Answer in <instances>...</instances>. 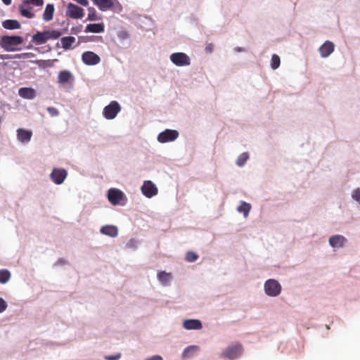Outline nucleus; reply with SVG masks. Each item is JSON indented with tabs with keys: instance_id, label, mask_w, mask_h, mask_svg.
Returning a JSON list of instances; mask_svg holds the SVG:
<instances>
[{
	"instance_id": "nucleus-1",
	"label": "nucleus",
	"mask_w": 360,
	"mask_h": 360,
	"mask_svg": "<svg viewBox=\"0 0 360 360\" xmlns=\"http://www.w3.org/2000/svg\"><path fill=\"white\" fill-rule=\"evenodd\" d=\"M23 42V38L20 36H2L0 39V46L6 51H16L20 49L16 46Z\"/></svg>"
},
{
	"instance_id": "nucleus-2",
	"label": "nucleus",
	"mask_w": 360,
	"mask_h": 360,
	"mask_svg": "<svg viewBox=\"0 0 360 360\" xmlns=\"http://www.w3.org/2000/svg\"><path fill=\"white\" fill-rule=\"evenodd\" d=\"M121 110V105L116 101H111L104 107L102 114L106 120H113Z\"/></svg>"
},
{
	"instance_id": "nucleus-3",
	"label": "nucleus",
	"mask_w": 360,
	"mask_h": 360,
	"mask_svg": "<svg viewBox=\"0 0 360 360\" xmlns=\"http://www.w3.org/2000/svg\"><path fill=\"white\" fill-rule=\"evenodd\" d=\"M169 59L174 65L178 67H184L191 65L190 57L183 52L172 53L169 56Z\"/></svg>"
},
{
	"instance_id": "nucleus-4",
	"label": "nucleus",
	"mask_w": 360,
	"mask_h": 360,
	"mask_svg": "<svg viewBox=\"0 0 360 360\" xmlns=\"http://www.w3.org/2000/svg\"><path fill=\"white\" fill-rule=\"evenodd\" d=\"M265 293L271 297H276L281 292V284L275 279H269L264 283Z\"/></svg>"
},
{
	"instance_id": "nucleus-5",
	"label": "nucleus",
	"mask_w": 360,
	"mask_h": 360,
	"mask_svg": "<svg viewBox=\"0 0 360 360\" xmlns=\"http://www.w3.org/2000/svg\"><path fill=\"white\" fill-rule=\"evenodd\" d=\"M243 352L241 344L235 343L228 347L222 353L221 356L229 359H234L240 356Z\"/></svg>"
},
{
	"instance_id": "nucleus-6",
	"label": "nucleus",
	"mask_w": 360,
	"mask_h": 360,
	"mask_svg": "<svg viewBox=\"0 0 360 360\" xmlns=\"http://www.w3.org/2000/svg\"><path fill=\"white\" fill-rule=\"evenodd\" d=\"M179 135L178 131L167 129L158 134L157 140L161 143L171 142L175 141L179 137Z\"/></svg>"
},
{
	"instance_id": "nucleus-7",
	"label": "nucleus",
	"mask_w": 360,
	"mask_h": 360,
	"mask_svg": "<svg viewBox=\"0 0 360 360\" xmlns=\"http://www.w3.org/2000/svg\"><path fill=\"white\" fill-rule=\"evenodd\" d=\"M68 176V172L63 168H53L49 176L56 185L62 184Z\"/></svg>"
},
{
	"instance_id": "nucleus-8",
	"label": "nucleus",
	"mask_w": 360,
	"mask_h": 360,
	"mask_svg": "<svg viewBox=\"0 0 360 360\" xmlns=\"http://www.w3.org/2000/svg\"><path fill=\"white\" fill-rule=\"evenodd\" d=\"M124 198L122 191L117 188H110L108 191V199L113 205H123L122 200Z\"/></svg>"
},
{
	"instance_id": "nucleus-9",
	"label": "nucleus",
	"mask_w": 360,
	"mask_h": 360,
	"mask_svg": "<svg viewBox=\"0 0 360 360\" xmlns=\"http://www.w3.org/2000/svg\"><path fill=\"white\" fill-rule=\"evenodd\" d=\"M142 194L148 198L158 194V188L155 184L151 181H145L141 187Z\"/></svg>"
},
{
	"instance_id": "nucleus-10",
	"label": "nucleus",
	"mask_w": 360,
	"mask_h": 360,
	"mask_svg": "<svg viewBox=\"0 0 360 360\" xmlns=\"http://www.w3.org/2000/svg\"><path fill=\"white\" fill-rule=\"evenodd\" d=\"M66 15L72 19L82 18L84 16V10L72 3H69L67 6Z\"/></svg>"
},
{
	"instance_id": "nucleus-11",
	"label": "nucleus",
	"mask_w": 360,
	"mask_h": 360,
	"mask_svg": "<svg viewBox=\"0 0 360 360\" xmlns=\"http://www.w3.org/2000/svg\"><path fill=\"white\" fill-rule=\"evenodd\" d=\"M83 63L87 65H95L100 63V57L92 51H85L82 55Z\"/></svg>"
},
{
	"instance_id": "nucleus-12",
	"label": "nucleus",
	"mask_w": 360,
	"mask_h": 360,
	"mask_svg": "<svg viewBox=\"0 0 360 360\" xmlns=\"http://www.w3.org/2000/svg\"><path fill=\"white\" fill-rule=\"evenodd\" d=\"M329 245L332 248H342L347 245V239L342 235H334L329 238Z\"/></svg>"
},
{
	"instance_id": "nucleus-13",
	"label": "nucleus",
	"mask_w": 360,
	"mask_h": 360,
	"mask_svg": "<svg viewBox=\"0 0 360 360\" xmlns=\"http://www.w3.org/2000/svg\"><path fill=\"white\" fill-rule=\"evenodd\" d=\"M335 49V44L330 41H326L319 49L322 58L328 57Z\"/></svg>"
},
{
	"instance_id": "nucleus-14",
	"label": "nucleus",
	"mask_w": 360,
	"mask_h": 360,
	"mask_svg": "<svg viewBox=\"0 0 360 360\" xmlns=\"http://www.w3.org/2000/svg\"><path fill=\"white\" fill-rule=\"evenodd\" d=\"M32 136V131L25 129H17V139L22 143H27L30 141Z\"/></svg>"
},
{
	"instance_id": "nucleus-15",
	"label": "nucleus",
	"mask_w": 360,
	"mask_h": 360,
	"mask_svg": "<svg viewBox=\"0 0 360 360\" xmlns=\"http://www.w3.org/2000/svg\"><path fill=\"white\" fill-rule=\"evenodd\" d=\"M100 233L103 235L115 238L118 235V229L114 225H105L100 229Z\"/></svg>"
},
{
	"instance_id": "nucleus-16",
	"label": "nucleus",
	"mask_w": 360,
	"mask_h": 360,
	"mask_svg": "<svg viewBox=\"0 0 360 360\" xmlns=\"http://www.w3.org/2000/svg\"><path fill=\"white\" fill-rule=\"evenodd\" d=\"M183 326L186 330H199L202 326L200 321L198 319H188L184 321Z\"/></svg>"
},
{
	"instance_id": "nucleus-17",
	"label": "nucleus",
	"mask_w": 360,
	"mask_h": 360,
	"mask_svg": "<svg viewBox=\"0 0 360 360\" xmlns=\"http://www.w3.org/2000/svg\"><path fill=\"white\" fill-rule=\"evenodd\" d=\"M251 209L252 205L250 203L241 200L236 210L238 212L243 214L244 218L246 219L248 217Z\"/></svg>"
},
{
	"instance_id": "nucleus-18",
	"label": "nucleus",
	"mask_w": 360,
	"mask_h": 360,
	"mask_svg": "<svg viewBox=\"0 0 360 360\" xmlns=\"http://www.w3.org/2000/svg\"><path fill=\"white\" fill-rule=\"evenodd\" d=\"M48 41L46 31L37 32L32 37V41L37 45L45 44Z\"/></svg>"
},
{
	"instance_id": "nucleus-19",
	"label": "nucleus",
	"mask_w": 360,
	"mask_h": 360,
	"mask_svg": "<svg viewBox=\"0 0 360 360\" xmlns=\"http://www.w3.org/2000/svg\"><path fill=\"white\" fill-rule=\"evenodd\" d=\"M95 5L102 11L110 9L113 7V0H93Z\"/></svg>"
},
{
	"instance_id": "nucleus-20",
	"label": "nucleus",
	"mask_w": 360,
	"mask_h": 360,
	"mask_svg": "<svg viewBox=\"0 0 360 360\" xmlns=\"http://www.w3.org/2000/svg\"><path fill=\"white\" fill-rule=\"evenodd\" d=\"M18 94L21 98L26 99H33L36 96L35 91L32 88L27 87L20 88Z\"/></svg>"
},
{
	"instance_id": "nucleus-21",
	"label": "nucleus",
	"mask_w": 360,
	"mask_h": 360,
	"mask_svg": "<svg viewBox=\"0 0 360 360\" xmlns=\"http://www.w3.org/2000/svg\"><path fill=\"white\" fill-rule=\"evenodd\" d=\"M104 32V25L103 23L89 24L86 26L84 32L101 33Z\"/></svg>"
},
{
	"instance_id": "nucleus-22",
	"label": "nucleus",
	"mask_w": 360,
	"mask_h": 360,
	"mask_svg": "<svg viewBox=\"0 0 360 360\" xmlns=\"http://www.w3.org/2000/svg\"><path fill=\"white\" fill-rule=\"evenodd\" d=\"M2 27L6 30H18L21 27L20 23L17 20H6L2 22Z\"/></svg>"
},
{
	"instance_id": "nucleus-23",
	"label": "nucleus",
	"mask_w": 360,
	"mask_h": 360,
	"mask_svg": "<svg viewBox=\"0 0 360 360\" xmlns=\"http://www.w3.org/2000/svg\"><path fill=\"white\" fill-rule=\"evenodd\" d=\"M20 14L27 18H33L34 15L32 13V8L29 6V4H25L23 2L19 6Z\"/></svg>"
},
{
	"instance_id": "nucleus-24",
	"label": "nucleus",
	"mask_w": 360,
	"mask_h": 360,
	"mask_svg": "<svg viewBox=\"0 0 360 360\" xmlns=\"http://www.w3.org/2000/svg\"><path fill=\"white\" fill-rule=\"evenodd\" d=\"M54 6L53 4H49L46 6L44 14H43V20L45 22L50 21L53 19V13H54Z\"/></svg>"
},
{
	"instance_id": "nucleus-25",
	"label": "nucleus",
	"mask_w": 360,
	"mask_h": 360,
	"mask_svg": "<svg viewBox=\"0 0 360 360\" xmlns=\"http://www.w3.org/2000/svg\"><path fill=\"white\" fill-rule=\"evenodd\" d=\"M172 278L171 273H167L164 271L158 273V279L164 285H167Z\"/></svg>"
},
{
	"instance_id": "nucleus-26",
	"label": "nucleus",
	"mask_w": 360,
	"mask_h": 360,
	"mask_svg": "<svg viewBox=\"0 0 360 360\" xmlns=\"http://www.w3.org/2000/svg\"><path fill=\"white\" fill-rule=\"evenodd\" d=\"M72 75L68 70H62L59 72L58 76V82L60 84H65L70 81V79H72Z\"/></svg>"
},
{
	"instance_id": "nucleus-27",
	"label": "nucleus",
	"mask_w": 360,
	"mask_h": 360,
	"mask_svg": "<svg viewBox=\"0 0 360 360\" xmlns=\"http://www.w3.org/2000/svg\"><path fill=\"white\" fill-rule=\"evenodd\" d=\"M62 47L65 50H68L72 48V44L75 42V38L72 36L64 37L60 39Z\"/></svg>"
},
{
	"instance_id": "nucleus-28",
	"label": "nucleus",
	"mask_w": 360,
	"mask_h": 360,
	"mask_svg": "<svg viewBox=\"0 0 360 360\" xmlns=\"http://www.w3.org/2000/svg\"><path fill=\"white\" fill-rule=\"evenodd\" d=\"M249 153L248 152H244L241 153L237 158L236 161V164L240 167H243L246 164L248 160L249 159Z\"/></svg>"
},
{
	"instance_id": "nucleus-29",
	"label": "nucleus",
	"mask_w": 360,
	"mask_h": 360,
	"mask_svg": "<svg viewBox=\"0 0 360 360\" xmlns=\"http://www.w3.org/2000/svg\"><path fill=\"white\" fill-rule=\"evenodd\" d=\"M198 346H195V345L188 346L184 349V351L182 354V356H183V358H188L191 356V353H195V352H198Z\"/></svg>"
},
{
	"instance_id": "nucleus-30",
	"label": "nucleus",
	"mask_w": 360,
	"mask_h": 360,
	"mask_svg": "<svg viewBox=\"0 0 360 360\" xmlns=\"http://www.w3.org/2000/svg\"><path fill=\"white\" fill-rule=\"evenodd\" d=\"M11 277V274L8 270L2 269L0 270V283H6L8 281Z\"/></svg>"
},
{
	"instance_id": "nucleus-31",
	"label": "nucleus",
	"mask_w": 360,
	"mask_h": 360,
	"mask_svg": "<svg viewBox=\"0 0 360 360\" xmlns=\"http://www.w3.org/2000/svg\"><path fill=\"white\" fill-rule=\"evenodd\" d=\"M280 63H281L280 57L276 54H274L271 57V68L273 70H276L280 66Z\"/></svg>"
},
{
	"instance_id": "nucleus-32",
	"label": "nucleus",
	"mask_w": 360,
	"mask_h": 360,
	"mask_svg": "<svg viewBox=\"0 0 360 360\" xmlns=\"http://www.w3.org/2000/svg\"><path fill=\"white\" fill-rule=\"evenodd\" d=\"M352 199L356 202L358 205H360V188H356L352 191Z\"/></svg>"
},
{
	"instance_id": "nucleus-33",
	"label": "nucleus",
	"mask_w": 360,
	"mask_h": 360,
	"mask_svg": "<svg viewBox=\"0 0 360 360\" xmlns=\"http://www.w3.org/2000/svg\"><path fill=\"white\" fill-rule=\"evenodd\" d=\"M46 34H47L48 40L51 39H58L62 34V33L58 30H47Z\"/></svg>"
},
{
	"instance_id": "nucleus-34",
	"label": "nucleus",
	"mask_w": 360,
	"mask_h": 360,
	"mask_svg": "<svg viewBox=\"0 0 360 360\" xmlns=\"http://www.w3.org/2000/svg\"><path fill=\"white\" fill-rule=\"evenodd\" d=\"M89 15L87 17L88 20H97V15H96V11L94 8H89Z\"/></svg>"
},
{
	"instance_id": "nucleus-35",
	"label": "nucleus",
	"mask_w": 360,
	"mask_h": 360,
	"mask_svg": "<svg viewBox=\"0 0 360 360\" xmlns=\"http://www.w3.org/2000/svg\"><path fill=\"white\" fill-rule=\"evenodd\" d=\"M25 4H33L36 6H41L44 4V0H23Z\"/></svg>"
},
{
	"instance_id": "nucleus-36",
	"label": "nucleus",
	"mask_w": 360,
	"mask_h": 360,
	"mask_svg": "<svg viewBox=\"0 0 360 360\" xmlns=\"http://www.w3.org/2000/svg\"><path fill=\"white\" fill-rule=\"evenodd\" d=\"M188 262H193L198 259V255L193 252H188L186 256Z\"/></svg>"
},
{
	"instance_id": "nucleus-37",
	"label": "nucleus",
	"mask_w": 360,
	"mask_h": 360,
	"mask_svg": "<svg viewBox=\"0 0 360 360\" xmlns=\"http://www.w3.org/2000/svg\"><path fill=\"white\" fill-rule=\"evenodd\" d=\"M117 37L120 41H123L129 38V34L125 30H120L117 32Z\"/></svg>"
},
{
	"instance_id": "nucleus-38",
	"label": "nucleus",
	"mask_w": 360,
	"mask_h": 360,
	"mask_svg": "<svg viewBox=\"0 0 360 360\" xmlns=\"http://www.w3.org/2000/svg\"><path fill=\"white\" fill-rule=\"evenodd\" d=\"M139 245V241L136 239H130L126 244V248H136Z\"/></svg>"
},
{
	"instance_id": "nucleus-39",
	"label": "nucleus",
	"mask_w": 360,
	"mask_h": 360,
	"mask_svg": "<svg viewBox=\"0 0 360 360\" xmlns=\"http://www.w3.org/2000/svg\"><path fill=\"white\" fill-rule=\"evenodd\" d=\"M47 111L52 117H56L59 115L58 110L54 107H48Z\"/></svg>"
},
{
	"instance_id": "nucleus-40",
	"label": "nucleus",
	"mask_w": 360,
	"mask_h": 360,
	"mask_svg": "<svg viewBox=\"0 0 360 360\" xmlns=\"http://www.w3.org/2000/svg\"><path fill=\"white\" fill-rule=\"evenodd\" d=\"M6 307H7V304L5 302V300L2 298H0V313L5 311Z\"/></svg>"
},
{
	"instance_id": "nucleus-41",
	"label": "nucleus",
	"mask_w": 360,
	"mask_h": 360,
	"mask_svg": "<svg viewBox=\"0 0 360 360\" xmlns=\"http://www.w3.org/2000/svg\"><path fill=\"white\" fill-rule=\"evenodd\" d=\"M120 354H116V355H110L105 356V359L107 360H117L120 358Z\"/></svg>"
},
{
	"instance_id": "nucleus-42",
	"label": "nucleus",
	"mask_w": 360,
	"mask_h": 360,
	"mask_svg": "<svg viewBox=\"0 0 360 360\" xmlns=\"http://www.w3.org/2000/svg\"><path fill=\"white\" fill-rule=\"evenodd\" d=\"M30 55H31L30 53H21V54H17L15 56V58H18V59H20V58H26L27 56H29Z\"/></svg>"
},
{
	"instance_id": "nucleus-43",
	"label": "nucleus",
	"mask_w": 360,
	"mask_h": 360,
	"mask_svg": "<svg viewBox=\"0 0 360 360\" xmlns=\"http://www.w3.org/2000/svg\"><path fill=\"white\" fill-rule=\"evenodd\" d=\"M77 2L82 6H86L89 4L88 0H76Z\"/></svg>"
},
{
	"instance_id": "nucleus-44",
	"label": "nucleus",
	"mask_w": 360,
	"mask_h": 360,
	"mask_svg": "<svg viewBox=\"0 0 360 360\" xmlns=\"http://www.w3.org/2000/svg\"><path fill=\"white\" fill-rule=\"evenodd\" d=\"M146 360H162V358L159 355H155L152 356L151 358H149Z\"/></svg>"
},
{
	"instance_id": "nucleus-45",
	"label": "nucleus",
	"mask_w": 360,
	"mask_h": 360,
	"mask_svg": "<svg viewBox=\"0 0 360 360\" xmlns=\"http://www.w3.org/2000/svg\"><path fill=\"white\" fill-rule=\"evenodd\" d=\"M205 49L207 52H210V53L212 52L213 45L212 44H208Z\"/></svg>"
},
{
	"instance_id": "nucleus-46",
	"label": "nucleus",
	"mask_w": 360,
	"mask_h": 360,
	"mask_svg": "<svg viewBox=\"0 0 360 360\" xmlns=\"http://www.w3.org/2000/svg\"><path fill=\"white\" fill-rule=\"evenodd\" d=\"M0 58L2 60L10 59L11 57L9 55H0Z\"/></svg>"
},
{
	"instance_id": "nucleus-47",
	"label": "nucleus",
	"mask_w": 360,
	"mask_h": 360,
	"mask_svg": "<svg viewBox=\"0 0 360 360\" xmlns=\"http://www.w3.org/2000/svg\"><path fill=\"white\" fill-rule=\"evenodd\" d=\"M234 51H235L236 52H243V51H245V49H244L243 48H242V47H239V46H238V47H236V48L234 49Z\"/></svg>"
},
{
	"instance_id": "nucleus-48",
	"label": "nucleus",
	"mask_w": 360,
	"mask_h": 360,
	"mask_svg": "<svg viewBox=\"0 0 360 360\" xmlns=\"http://www.w3.org/2000/svg\"><path fill=\"white\" fill-rule=\"evenodd\" d=\"M2 1L6 6H8L11 4V0H2Z\"/></svg>"
},
{
	"instance_id": "nucleus-49",
	"label": "nucleus",
	"mask_w": 360,
	"mask_h": 360,
	"mask_svg": "<svg viewBox=\"0 0 360 360\" xmlns=\"http://www.w3.org/2000/svg\"><path fill=\"white\" fill-rule=\"evenodd\" d=\"M58 263H59V262H63V260L59 259V260H58Z\"/></svg>"
}]
</instances>
